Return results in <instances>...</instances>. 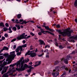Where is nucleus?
Listing matches in <instances>:
<instances>
[{
    "label": "nucleus",
    "instance_id": "45",
    "mask_svg": "<svg viewBox=\"0 0 77 77\" xmlns=\"http://www.w3.org/2000/svg\"><path fill=\"white\" fill-rule=\"evenodd\" d=\"M16 47V45H14L13 46L14 49H15Z\"/></svg>",
    "mask_w": 77,
    "mask_h": 77
},
{
    "label": "nucleus",
    "instance_id": "1",
    "mask_svg": "<svg viewBox=\"0 0 77 77\" xmlns=\"http://www.w3.org/2000/svg\"><path fill=\"white\" fill-rule=\"evenodd\" d=\"M24 63V57H22L20 58V60L18 61L16 63V66L17 67L18 66L19 68H16V70L17 71H24L25 70V68H30L29 69L27 70L28 72H31V69H32L33 68L30 66H28L26 64Z\"/></svg>",
    "mask_w": 77,
    "mask_h": 77
},
{
    "label": "nucleus",
    "instance_id": "48",
    "mask_svg": "<svg viewBox=\"0 0 77 77\" xmlns=\"http://www.w3.org/2000/svg\"><path fill=\"white\" fill-rule=\"evenodd\" d=\"M15 26L17 28L19 26H20V25H19L16 24L15 25Z\"/></svg>",
    "mask_w": 77,
    "mask_h": 77
},
{
    "label": "nucleus",
    "instance_id": "40",
    "mask_svg": "<svg viewBox=\"0 0 77 77\" xmlns=\"http://www.w3.org/2000/svg\"><path fill=\"white\" fill-rule=\"evenodd\" d=\"M29 38H30V36L29 35L27 36V37L25 38L26 39H29Z\"/></svg>",
    "mask_w": 77,
    "mask_h": 77
},
{
    "label": "nucleus",
    "instance_id": "18",
    "mask_svg": "<svg viewBox=\"0 0 77 77\" xmlns=\"http://www.w3.org/2000/svg\"><path fill=\"white\" fill-rule=\"evenodd\" d=\"M9 67V66H7V67H4V68L3 69L4 71H5V72H6V71H7L8 69V68Z\"/></svg>",
    "mask_w": 77,
    "mask_h": 77
},
{
    "label": "nucleus",
    "instance_id": "8",
    "mask_svg": "<svg viewBox=\"0 0 77 77\" xmlns=\"http://www.w3.org/2000/svg\"><path fill=\"white\" fill-rule=\"evenodd\" d=\"M71 39V41L72 42H75V41H74L75 40H77V36H76L75 37H72Z\"/></svg>",
    "mask_w": 77,
    "mask_h": 77
},
{
    "label": "nucleus",
    "instance_id": "49",
    "mask_svg": "<svg viewBox=\"0 0 77 77\" xmlns=\"http://www.w3.org/2000/svg\"><path fill=\"white\" fill-rule=\"evenodd\" d=\"M45 31H44V30H43V29H41V32H42V33H44V32Z\"/></svg>",
    "mask_w": 77,
    "mask_h": 77
},
{
    "label": "nucleus",
    "instance_id": "59",
    "mask_svg": "<svg viewBox=\"0 0 77 77\" xmlns=\"http://www.w3.org/2000/svg\"><path fill=\"white\" fill-rule=\"evenodd\" d=\"M75 22H76V23H77V19H75Z\"/></svg>",
    "mask_w": 77,
    "mask_h": 77
},
{
    "label": "nucleus",
    "instance_id": "32",
    "mask_svg": "<svg viewBox=\"0 0 77 77\" xmlns=\"http://www.w3.org/2000/svg\"><path fill=\"white\" fill-rule=\"evenodd\" d=\"M6 72H5V70H3V71L2 72L1 74H3L5 73Z\"/></svg>",
    "mask_w": 77,
    "mask_h": 77
},
{
    "label": "nucleus",
    "instance_id": "64",
    "mask_svg": "<svg viewBox=\"0 0 77 77\" xmlns=\"http://www.w3.org/2000/svg\"><path fill=\"white\" fill-rule=\"evenodd\" d=\"M2 51H3V50H1L0 51V53H2Z\"/></svg>",
    "mask_w": 77,
    "mask_h": 77
},
{
    "label": "nucleus",
    "instance_id": "29",
    "mask_svg": "<svg viewBox=\"0 0 77 77\" xmlns=\"http://www.w3.org/2000/svg\"><path fill=\"white\" fill-rule=\"evenodd\" d=\"M59 48L60 49H62L63 48V47L62 45H60L59 46Z\"/></svg>",
    "mask_w": 77,
    "mask_h": 77
},
{
    "label": "nucleus",
    "instance_id": "53",
    "mask_svg": "<svg viewBox=\"0 0 77 77\" xmlns=\"http://www.w3.org/2000/svg\"><path fill=\"white\" fill-rule=\"evenodd\" d=\"M20 22H22V21H23V19H21L20 20Z\"/></svg>",
    "mask_w": 77,
    "mask_h": 77
},
{
    "label": "nucleus",
    "instance_id": "33",
    "mask_svg": "<svg viewBox=\"0 0 77 77\" xmlns=\"http://www.w3.org/2000/svg\"><path fill=\"white\" fill-rule=\"evenodd\" d=\"M26 47H27V44H25L22 46V47L23 48Z\"/></svg>",
    "mask_w": 77,
    "mask_h": 77
},
{
    "label": "nucleus",
    "instance_id": "60",
    "mask_svg": "<svg viewBox=\"0 0 77 77\" xmlns=\"http://www.w3.org/2000/svg\"><path fill=\"white\" fill-rule=\"evenodd\" d=\"M67 57H68V58H70V56H69V55H68L67 56Z\"/></svg>",
    "mask_w": 77,
    "mask_h": 77
},
{
    "label": "nucleus",
    "instance_id": "41",
    "mask_svg": "<svg viewBox=\"0 0 77 77\" xmlns=\"http://www.w3.org/2000/svg\"><path fill=\"white\" fill-rule=\"evenodd\" d=\"M5 37H8V35L7 34H5Z\"/></svg>",
    "mask_w": 77,
    "mask_h": 77
},
{
    "label": "nucleus",
    "instance_id": "56",
    "mask_svg": "<svg viewBox=\"0 0 77 77\" xmlns=\"http://www.w3.org/2000/svg\"><path fill=\"white\" fill-rule=\"evenodd\" d=\"M35 50H33L32 51H31L30 52V53H32V52H34L35 51Z\"/></svg>",
    "mask_w": 77,
    "mask_h": 77
},
{
    "label": "nucleus",
    "instance_id": "16",
    "mask_svg": "<svg viewBox=\"0 0 77 77\" xmlns=\"http://www.w3.org/2000/svg\"><path fill=\"white\" fill-rule=\"evenodd\" d=\"M74 6L75 7L77 8V0H76L74 2Z\"/></svg>",
    "mask_w": 77,
    "mask_h": 77
},
{
    "label": "nucleus",
    "instance_id": "24",
    "mask_svg": "<svg viewBox=\"0 0 77 77\" xmlns=\"http://www.w3.org/2000/svg\"><path fill=\"white\" fill-rule=\"evenodd\" d=\"M49 53H46V58H49V55L48 54Z\"/></svg>",
    "mask_w": 77,
    "mask_h": 77
},
{
    "label": "nucleus",
    "instance_id": "42",
    "mask_svg": "<svg viewBox=\"0 0 77 77\" xmlns=\"http://www.w3.org/2000/svg\"><path fill=\"white\" fill-rule=\"evenodd\" d=\"M5 26L6 27H9V24H8V23H6L5 24Z\"/></svg>",
    "mask_w": 77,
    "mask_h": 77
},
{
    "label": "nucleus",
    "instance_id": "4",
    "mask_svg": "<svg viewBox=\"0 0 77 77\" xmlns=\"http://www.w3.org/2000/svg\"><path fill=\"white\" fill-rule=\"evenodd\" d=\"M25 34L26 33H23L21 35L17 36V39L18 40H21V39H22L26 38L25 37L26 36H27V35H25Z\"/></svg>",
    "mask_w": 77,
    "mask_h": 77
},
{
    "label": "nucleus",
    "instance_id": "20",
    "mask_svg": "<svg viewBox=\"0 0 77 77\" xmlns=\"http://www.w3.org/2000/svg\"><path fill=\"white\" fill-rule=\"evenodd\" d=\"M3 29L4 30V32H6V31L8 30V28L6 27H4V28Z\"/></svg>",
    "mask_w": 77,
    "mask_h": 77
},
{
    "label": "nucleus",
    "instance_id": "30",
    "mask_svg": "<svg viewBox=\"0 0 77 77\" xmlns=\"http://www.w3.org/2000/svg\"><path fill=\"white\" fill-rule=\"evenodd\" d=\"M29 61V58H28L27 60H25V62L26 63H27V62H28Z\"/></svg>",
    "mask_w": 77,
    "mask_h": 77
},
{
    "label": "nucleus",
    "instance_id": "51",
    "mask_svg": "<svg viewBox=\"0 0 77 77\" xmlns=\"http://www.w3.org/2000/svg\"><path fill=\"white\" fill-rule=\"evenodd\" d=\"M23 43H24V44H25V43H26V41L25 40H23Z\"/></svg>",
    "mask_w": 77,
    "mask_h": 77
},
{
    "label": "nucleus",
    "instance_id": "11",
    "mask_svg": "<svg viewBox=\"0 0 77 77\" xmlns=\"http://www.w3.org/2000/svg\"><path fill=\"white\" fill-rule=\"evenodd\" d=\"M61 68L62 69H65V70H66V71H68V67H65V66H61Z\"/></svg>",
    "mask_w": 77,
    "mask_h": 77
},
{
    "label": "nucleus",
    "instance_id": "17",
    "mask_svg": "<svg viewBox=\"0 0 77 77\" xmlns=\"http://www.w3.org/2000/svg\"><path fill=\"white\" fill-rule=\"evenodd\" d=\"M8 48L4 46V47H3V49L2 50V51H3V50H8Z\"/></svg>",
    "mask_w": 77,
    "mask_h": 77
},
{
    "label": "nucleus",
    "instance_id": "22",
    "mask_svg": "<svg viewBox=\"0 0 77 77\" xmlns=\"http://www.w3.org/2000/svg\"><path fill=\"white\" fill-rule=\"evenodd\" d=\"M0 26H2V27H5V25H4V24L2 23L1 22L0 23Z\"/></svg>",
    "mask_w": 77,
    "mask_h": 77
},
{
    "label": "nucleus",
    "instance_id": "25",
    "mask_svg": "<svg viewBox=\"0 0 77 77\" xmlns=\"http://www.w3.org/2000/svg\"><path fill=\"white\" fill-rule=\"evenodd\" d=\"M59 63V62H58V61H55L54 63V65H56L57 64H58V63Z\"/></svg>",
    "mask_w": 77,
    "mask_h": 77
},
{
    "label": "nucleus",
    "instance_id": "44",
    "mask_svg": "<svg viewBox=\"0 0 77 77\" xmlns=\"http://www.w3.org/2000/svg\"><path fill=\"white\" fill-rule=\"evenodd\" d=\"M65 74H66V72H65L63 74L61 75L62 76H63V75H65Z\"/></svg>",
    "mask_w": 77,
    "mask_h": 77
},
{
    "label": "nucleus",
    "instance_id": "13",
    "mask_svg": "<svg viewBox=\"0 0 77 77\" xmlns=\"http://www.w3.org/2000/svg\"><path fill=\"white\" fill-rule=\"evenodd\" d=\"M55 45L57 46V47H58V46H59V43H58L57 42V39H55Z\"/></svg>",
    "mask_w": 77,
    "mask_h": 77
},
{
    "label": "nucleus",
    "instance_id": "2",
    "mask_svg": "<svg viewBox=\"0 0 77 77\" xmlns=\"http://www.w3.org/2000/svg\"><path fill=\"white\" fill-rule=\"evenodd\" d=\"M15 51L11 52V54L10 55L9 57L6 60V61H5L3 64H2L0 66L1 67H4L5 65L11 63V60L13 59H14V57H15Z\"/></svg>",
    "mask_w": 77,
    "mask_h": 77
},
{
    "label": "nucleus",
    "instance_id": "55",
    "mask_svg": "<svg viewBox=\"0 0 77 77\" xmlns=\"http://www.w3.org/2000/svg\"><path fill=\"white\" fill-rule=\"evenodd\" d=\"M17 29H18L19 30H20V26H19L17 28Z\"/></svg>",
    "mask_w": 77,
    "mask_h": 77
},
{
    "label": "nucleus",
    "instance_id": "50",
    "mask_svg": "<svg viewBox=\"0 0 77 77\" xmlns=\"http://www.w3.org/2000/svg\"><path fill=\"white\" fill-rule=\"evenodd\" d=\"M52 75L54 76H55L56 75V73H52Z\"/></svg>",
    "mask_w": 77,
    "mask_h": 77
},
{
    "label": "nucleus",
    "instance_id": "28",
    "mask_svg": "<svg viewBox=\"0 0 77 77\" xmlns=\"http://www.w3.org/2000/svg\"><path fill=\"white\" fill-rule=\"evenodd\" d=\"M44 53H43L42 54L40 55H38V56H39V57H41V56H42L43 55H44Z\"/></svg>",
    "mask_w": 77,
    "mask_h": 77
},
{
    "label": "nucleus",
    "instance_id": "12",
    "mask_svg": "<svg viewBox=\"0 0 77 77\" xmlns=\"http://www.w3.org/2000/svg\"><path fill=\"white\" fill-rule=\"evenodd\" d=\"M59 68H60L59 66L56 67L55 68V70L54 69L53 71H57L59 70Z\"/></svg>",
    "mask_w": 77,
    "mask_h": 77
},
{
    "label": "nucleus",
    "instance_id": "7",
    "mask_svg": "<svg viewBox=\"0 0 77 77\" xmlns=\"http://www.w3.org/2000/svg\"><path fill=\"white\" fill-rule=\"evenodd\" d=\"M68 60H69V59L67 58L65 59L64 58H63L61 60V62L62 61L63 62V60H64V63H66V64H68Z\"/></svg>",
    "mask_w": 77,
    "mask_h": 77
},
{
    "label": "nucleus",
    "instance_id": "52",
    "mask_svg": "<svg viewBox=\"0 0 77 77\" xmlns=\"http://www.w3.org/2000/svg\"><path fill=\"white\" fill-rule=\"evenodd\" d=\"M16 24H19V23H21L20 22H15Z\"/></svg>",
    "mask_w": 77,
    "mask_h": 77
},
{
    "label": "nucleus",
    "instance_id": "21",
    "mask_svg": "<svg viewBox=\"0 0 77 77\" xmlns=\"http://www.w3.org/2000/svg\"><path fill=\"white\" fill-rule=\"evenodd\" d=\"M3 77H8V74L5 73L3 75Z\"/></svg>",
    "mask_w": 77,
    "mask_h": 77
},
{
    "label": "nucleus",
    "instance_id": "37",
    "mask_svg": "<svg viewBox=\"0 0 77 77\" xmlns=\"http://www.w3.org/2000/svg\"><path fill=\"white\" fill-rule=\"evenodd\" d=\"M21 52H20L17 53V56H19V55H20V54H21Z\"/></svg>",
    "mask_w": 77,
    "mask_h": 77
},
{
    "label": "nucleus",
    "instance_id": "34",
    "mask_svg": "<svg viewBox=\"0 0 77 77\" xmlns=\"http://www.w3.org/2000/svg\"><path fill=\"white\" fill-rule=\"evenodd\" d=\"M56 27H57V28H60V25H59V24L57 25L56 26Z\"/></svg>",
    "mask_w": 77,
    "mask_h": 77
},
{
    "label": "nucleus",
    "instance_id": "63",
    "mask_svg": "<svg viewBox=\"0 0 77 77\" xmlns=\"http://www.w3.org/2000/svg\"><path fill=\"white\" fill-rule=\"evenodd\" d=\"M47 47H48V45H47L45 46V48H46Z\"/></svg>",
    "mask_w": 77,
    "mask_h": 77
},
{
    "label": "nucleus",
    "instance_id": "14",
    "mask_svg": "<svg viewBox=\"0 0 77 77\" xmlns=\"http://www.w3.org/2000/svg\"><path fill=\"white\" fill-rule=\"evenodd\" d=\"M43 26L44 27H45V29H46V30H50V28H49V27L48 26Z\"/></svg>",
    "mask_w": 77,
    "mask_h": 77
},
{
    "label": "nucleus",
    "instance_id": "57",
    "mask_svg": "<svg viewBox=\"0 0 77 77\" xmlns=\"http://www.w3.org/2000/svg\"><path fill=\"white\" fill-rule=\"evenodd\" d=\"M3 59V57H0V59Z\"/></svg>",
    "mask_w": 77,
    "mask_h": 77
},
{
    "label": "nucleus",
    "instance_id": "19",
    "mask_svg": "<svg viewBox=\"0 0 77 77\" xmlns=\"http://www.w3.org/2000/svg\"><path fill=\"white\" fill-rule=\"evenodd\" d=\"M8 30H9V32H8L9 33H12V30H11V27H10L9 29H8Z\"/></svg>",
    "mask_w": 77,
    "mask_h": 77
},
{
    "label": "nucleus",
    "instance_id": "35",
    "mask_svg": "<svg viewBox=\"0 0 77 77\" xmlns=\"http://www.w3.org/2000/svg\"><path fill=\"white\" fill-rule=\"evenodd\" d=\"M30 34L32 35V36H35V34H33L32 32H31Z\"/></svg>",
    "mask_w": 77,
    "mask_h": 77
},
{
    "label": "nucleus",
    "instance_id": "62",
    "mask_svg": "<svg viewBox=\"0 0 77 77\" xmlns=\"http://www.w3.org/2000/svg\"><path fill=\"white\" fill-rule=\"evenodd\" d=\"M29 64L30 65H32V62H30V63H29Z\"/></svg>",
    "mask_w": 77,
    "mask_h": 77
},
{
    "label": "nucleus",
    "instance_id": "61",
    "mask_svg": "<svg viewBox=\"0 0 77 77\" xmlns=\"http://www.w3.org/2000/svg\"><path fill=\"white\" fill-rule=\"evenodd\" d=\"M75 71H77V67H76L75 68Z\"/></svg>",
    "mask_w": 77,
    "mask_h": 77
},
{
    "label": "nucleus",
    "instance_id": "46",
    "mask_svg": "<svg viewBox=\"0 0 77 77\" xmlns=\"http://www.w3.org/2000/svg\"><path fill=\"white\" fill-rule=\"evenodd\" d=\"M50 31H51V32H54V30H53V29H49V30Z\"/></svg>",
    "mask_w": 77,
    "mask_h": 77
},
{
    "label": "nucleus",
    "instance_id": "47",
    "mask_svg": "<svg viewBox=\"0 0 77 77\" xmlns=\"http://www.w3.org/2000/svg\"><path fill=\"white\" fill-rule=\"evenodd\" d=\"M48 42H49L50 43L51 42H52V40H49L48 41Z\"/></svg>",
    "mask_w": 77,
    "mask_h": 77
},
{
    "label": "nucleus",
    "instance_id": "5",
    "mask_svg": "<svg viewBox=\"0 0 77 77\" xmlns=\"http://www.w3.org/2000/svg\"><path fill=\"white\" fill-rule=\"evenodd\" d=\"M15 65V64H11L10 65V71H9V72H14L16 71L14 67V66Z\"/></svg>",
    "mask_w": 77,
    "mask_h": 77
},
{
    "label": "nucleus",
    "instance_id": "31",
    "mask_svg": "<svg viewBox=\"0 0 77 77\" xmlns=\"http://www.w3.org/2000/svg\"><path fill=\"white\" fill-rule=\"evenodd\" d=\"M17 40V39L15 38H14L13 40H12L11 41V42H14V41H15L16 40Z\"/></svg>",
    "mask_w": 77,
    "mask_h": 77
},
{
    "label": "nucleus",
    "instance_id": "38",
    "mask_svg": "<svg viewBox=\"0 0 77 77\" xmlns=\"http://www.w3.org/2000/svg\"><path fill=\"white\" fill-rule=\"evenodd\" d=\"M75 53V51H73L72 52V53H71V54H74Z\"/></svg>",
    "mask_w": 77,
    "mask_h": 77
},
{
    "label": "nucleus",
    "instance_id": "15",
    "mask_svg": "<svg viewBox=\"0 0 77 77\" xmlns=\"http://www.w3.org/2000/svg\"><path fill=\"white\" fill-rule=\"evenodd\" d=\"M41 61H39L38 63V64H37L35 65L34 67H36V66H38V65H39L41 64Z\"/></svg>",
    "mask_w": 77,
    "mask_h": 77
},
{
    "label": "nucleus",
    "instance_id": "58",
    "mask_svg": "<svg viewBox=\"0 0 77 77\" xmlns=\"http://www.w3.org/2000/svg\"><path fill=\"white\" fill-rule=\"evenodd\" d=\"M2 67H0V72L2 70Z\"/></svg>",
    "mask_w": 77,
    "mask_h": 77
},
{
    "label": "nucleus",
    "instance_id": "10",
    "mask_svg": "<svg viewBox=\"0 0 77 77\" xmlns=\"http://www.w3.org/2000/svg\"><path fill=\"white\" fill-rule=\"evenodd\" d=\"M20 51H22V50H23V48H22V47L21 46H19V48L17 49L15 51H16V52H19V51H20Z\"/></svg>",
    "mask_w": 77,
    "mask_h": 77
},
{
    "label": "nucleus",
    "instance_id": "3",
    "mask_svg": "<svg viewBox=\"0 0 77 77\" xmlns=\"http://www.w3.org/2000/svg\"><path fill=\"white\" fill-rule=\"evenodd\" d=\"M57 32H58L59 34H61L63 36L67 35L68 36H71V33H72V30H70V28L67 29L65 31L62 32L60 30H57Z\"/></svg>",
    "mask_w": 77,
    "mask_h": 77
},
{
    "label": "nucleus",
    "instance_id": "36",
    "mask_svg": "<svg viewBox=\"0 0 77 77\" xmlns=\"http://www.w3.org/2000/svg\"><path fill=\"white\" fill-rule=\"evenodd\" d=\"M48 51V49H46L44 51V53H47Z\"/></svg>",
    "mask_w": 77,
    "mask_h": 77
},
{
    "label": "nucleus",
    "instance_id": "27",
    "mask_svg": "<svg viewBox=\"0 0 77 77\" xmlns=\"http://www.w3.org/2000/svg\"><path fill=\"white\" fill-rule=\"evenodd\" d=\"M12 30H14V31L17 30V28L15 27H14L12 28Z\"/></svg>",
    "mask_w": 77,
    "mask_h": 77
},
{
    "label": "nucleus",
    "instance_id": "39",
    "mask_svg": "<svg viewBox=\"0 0 77 77\" xmlns=\"http://www.w3.org/2000/svg\"><path fill=\"white\" fill-rule=\"evenodd\" d=\"M38 35H42V32H39L38 33Z\"/></svg>",
    "mask_w": 77,
    "mask_h": 77
},
{
    "label": "nucleus",
    "instance_id": "9",
    "mask_svg": "<svg viewBox=\"0 0 77 77\" xmlns=\"http://www.w3.org/2000/svg\"><path fill=\"white\" fill-rule=\"evenodd\" d=\"M38 41L40 45H43V44L44 45H45V43L43 40L40 39L38 40Z\"/></svg>",
    "mask_w": 77,
    "mask_h": 77
},
{
    "label": "nucleus",
    "instance_id": "43",
    "mask_svg": "<svg viewBox=\"0 0 77 77\" xmlns=\"http://www.w3.org/2000/svg\"><path fill=\"white\" fill-rule=\"evenodd\" d=\"M5 39V37L4 36H2V40H4Z\"/></svg>",
    "mask_w": 77,
    "mask_h": 77
},
{
    "label": "nucleus",
    "instance_id": "54",
    "mask_svg": "<svg viewBox=\"0 0 77 77\" xmlns=\"http://www.w3.org/2000/svg\"><path fill=\"white\" fill-rule=\"evenodd\" d=\"M57 74V75H59V72H57L56 73Z\"/></svg>",
    "mask_w": 77,
    "mask_h": 77
},
{
    "label": "nucleus",
    "instance_id": "23",
    "mask_svg": "<svg viewBox=\"0 0 77 77\" xmlns=\"http://www.w3.org/2000/svg\"><path fill=\"white\" fill-rule=\"evenodd\" d=\"M21 17V15L20 14H19L17 15V17L18 18H20Z\"/></svg>",
    "mask_w": 77,
    "mask_h": 77
},
{
    "label": "nucleus",
    "instance_id": "26",
    "mask_svg": "<svg viewBox=\"0 0 77 77\" xmlns=\"http://www.w3.org/2000/svg\"><path fill=\"white\" fill-rule=\"evenodd\" d=\"M27 22H26V21H23V22L22 23H20V24H24H24H26V23H27Z\"/></svg>",
    "mask_w": 77,
    "mask_h": 77
},
{
    "label": "nucleus",
    "instance_id": "6",
    "mask_svg": "<svg viewBox=\"0 0 77 77\" xmlns=\"http://www.w3.org/2000/svg\"><path fill=\"white\" fill-rule=\"evenodd\" d=\"M30 55L31 57H35L36 56V53H30V51H29L26 53L25 54V55Z\"/></svg>",
    "mask_w": 77,
    "mask_h": 77
}]
</instances>
